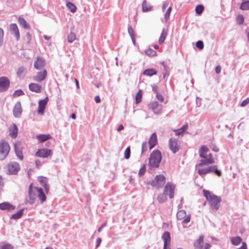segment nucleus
I'll use <instances>...</instances> for the list:
<instances>
[{
    "label": "nucleus",
    "instance_id": "obj_1",
    "mask_svg": "<svg viewBox=\"0 0 249 249\" xmlns=\"http://www.w3.org/2000/svg\"><path fill=\"white\" fill-rule=\"evenodd\" d=\"M209 149L206 145H202L199 149V154L200 158L203 159L201 160L199 163L196 165V168L203 165H208L209 164H213L215 162V160L213 157L212 154L207 155Z\"/></svg>",
    "mask_w": 249,
    "mask_h": 249
},
{
    "label": "nucleus",
    "instance_id": "obj_2",
    "mask_svg": "<svg viewBox=\"0 0 249 249\" xmlns=\"http://www.w3.org/2000/svg\"><path fill=\"white\" fill-rule=\"evenodd\" d=\"M29 201L30 204H33L36 199L38 197L41 202H44L46 200V196L43 190L37 187L33 186L32 184H30L28 189Z\"/></svg>",
    "mask_w": 249,
    "mask_h": 249
},
{
    "label": "nucleus",
    "instance_id": "obj_3",
    "mask_svg": "<svg viewBox=\"0 0 249 249\" xmlns=\"http://www.w3.org/2000/svg\"><path fill=\"white\" fill-rule=\"evenodd\" d=\"M203 195L208 201L211 209L217 211L220 207V203L221 199L213 194H212L209 191L203 190Z\"/></svg>",
    "mask_w": 249,
    "mask_h": 249
},
{
    "label": "nucleus",
    "instance_id": "obj_4",
    "mask_svg": "<svg viewBox=\"0 0 249 249\" xmlns=\"http://www.w3.org/2000/svg\"><path fill=\"white\" fill-rule=\"evenodd\" d=\"M162 159L161 152L159 150H154L149 158V166L150 169L156 168L159 167Z\"/></svg>",
    "mask_w": 249,
    "mask_h": 249
},
{
    "label": "nucleus",
    "instance_id": "obj_5",
    "mask_svg": "<svg viewBox=\"0 0 249 249\" xmlns=\"http://www.w3.org/2000/svg\"><path fill=\"white\" fill-rule=\"evenodd\" d=\"M165 183V177L163 175H157L152 181L151 184L157 189L163 187Z\"/></svg>",
    "mask_w": 249,
    "mask_h": 249
},
{
    "label": "nucleus",
    "instance_id": "obj_6",
    "mask_svg": "<svg viewBox=\"0 0 249 249\" xmlns=\"http://www.w3.org/2000/svg\"><path fill=\"white\" fill-rule=\"evenodd\" d=\"M10 150L9 144L2 142L0 143V160H4L8 154Z\"/></svg>",
    "mask_w": 249,
    "mask_h": 249
},
{
    "label": "nucleus",
    "instance_id": "obj_7",
    "mask_svg": "<svg viewBox=\"0 0 249 249\" xmlns=\"http://www.w3.org/2000/svg\"><path fill=\"white\" fill-rule=\"evenodd\" d=\"M175 188L176 185L174 183L168 182L164 186L163 192L171 199L174 196Z\"/></svg>",
    "mask_w": 249,
    "mask_h": 249
},
{
    "label": "nucleus",
    "instance_id": "obj_8",
    "mask_svg": "<svg viewBox=\"0 0 249 249\" xmlns=\"http://www.w3.org/2000/svg\"><path fill=\"white\" fill-rule=\"evenodd\" d=\"M149 109H151L156 115H159L161 113L162 108L161 105L157 102H152L148 105Z\"/></svg>",
    "mask_w": 249,
    "mask_h": 249
},
{
    "label": "nucleus",
    "instance_id": "obj_9",
    "mask_svg": "<svg viewBox=\"0 0 249 249\" xmlns=\"http://www.w3.org/2000/svg\"><path fill=\"white\" fill-rule=\"evenodd\" d=\"M186 216V213L185 210H180L177 213V218L179 220H183L182 222L184 224L188 223L190 221L191 216L188 215Z\"/></svg>",
    "mask_w": 249,
    "mask_h": 249
},
{
    "label": "nucleus",
    "instance_id": "obj_10",
    "mask_svg": "<svg viewBox=\"0 0 249 249\" xmlns=\"http://www.w3.org/2000/svg\"><path fill=\"white\" fill-rule=\"evenodd\" d=\"M8 168L10 174L15 175L20 170V166L18 162L13 161L8 165Z\"/></svg>",
    "mask_w": 249,
    "mask_h": 249
},
{
    "label": "nucleus",
    "instance_id": "obj_11",
    "mask_svg": "<svg viewBox=\"0 0 249 249\" xmlns=\"http://www.w3.org/2000/svg\"><path fill=\"white\" fill-rule=\"evenodd\" d=\"M10 85V81L6 77H0V92L8 89Z\"/></svg>",
    "mask_w": 249,
    "mask_h": 249
},
{
    "label": "nucleus",
    "instance_id": "obj_12",
    "mask_svg": "<svg viewBox=\"0 0 249 249\" xmlns=\"http://www.w3.org/2000/svg\"><path fill=\"white\" fill-rule=\"evenodd\" d=\"M178 140L171 138L169 141V145L170 150L175 154L178 151L179 146L178 143Z\"/></svg>",
    "mask_w": 249,
    "mask_h": 249
},
{
    "label": "nucleus",
    "instance_id": "obj_13",
    "mask_svg": "<svg viewBox=\"0 0 249 249\" xmlns=\"http://www.w3.org/2000/svg\"><path fill=\"white\" fill-rule=\"evenodd\" d=\"M10 31L13 35L17 40H18L20 38V35L18 27L16 24L12 23L9 26Z\"/></svg>",
    "mask_w": 249,
    "mask_h": 249
},
{
    "label": "nucleus",
    "instance_id": "obj_14",
    "mask_svg": "<svg viewBox=\"0 0 249 249\" xmlns=\"http://www.w3.org/2000/svg\"><path fill=\"white\" fill-rule=\"evenodd\" d=\"M22 107L19 102H17L13 108V115L16 118H19L22 113Z\"/></svg>",
    "mask_w": 249,
    "mask_h": 249
},
{
    "label": "nucleus",
    "instance_id": "obj_15",
    "mask_svg": "<svg viewBox=\"0 0 249 249\" xmlns=\"http://www.w3.org/2000/svg\"><path fill=\"white\" fill-rule=\"evenodd\" d=\"M161 238L164 242V249H166L167 247L170 244L171 237L170 233L168 231L164 232L161 236Z\"/></svg>",
    "mask_w": 249,
    "mask_h": 249
},
{
    "label": "nucleus",
    "instance_id": "obj_16",
    "mask_svg": "<svg viewBox=\"0 0 249 249\" xmlns=\"http://www.w3.org/2000/svg\"><path fill=\"white\" fill-rule=\"evenodd\" d=\"M46 64L45 60L43 58L38 56L36 60L35 61L34 67L36 69L40 70Z\"/></svg>",
    "mask_w": 249,
    "mask_h": 249
},
{
    "label": "nucleus",
    "instance_id": "obj_17",
    "mask_svg": "<svg viewBox=\"0 0 249 249\" xmlns=\"http://www.w3.org/2000/svg\"><path fill=\"white\" fill-rule=\"evenodd\" d=\"M47 104V97L44 99L40 101L38 103L37 112L39 114L42 115Z\"/></svg>",
    "mask_w": 249,
    "mask_h": 249
},
{
    "label": "nucleus",
    "instance_id": "obj_18",
    "mask_svg": "<svg viewBox=\"0 0 249 249\" xmlns=\"http://www.w3.org/2000/svg\"><path fill=\"white\" fill-rule=\"evenodd\" d=\"M157 143V138L156 133H153L148 141L149 149H152Z\"/></svg>",
    "mask_w": 249,
    "mask_h": 249
},
{
    "label": "nucleus",
    "instance_id": "obj_19",
    "mask_svg": "<svg viewBox=\"0 0 249 249\" xmlns=\"http://www.w3.org/2000/svg\"><path fill=\"white\" fill-rule=\"evenodd\" d=\"M18 131V128L17 125L13 124L9 128V135L12 138H16L17 136Z\"/></svg>",
    "mask_w": 249,
    "mask_h": 249
},
{
    "label": "nucleus",
    "instance_id": "obj_20",
    "mask_svg": "<svg viewBox=\"0 0 249 249\" xmlns=\"http://www.w3.org/2000/svg\"><path fill=\"white\" fill-rule=\"evenodd\" d=\"M208 173L214 172L217 176H221V172L217 169V166L213 165L207 167Z\"/></svg>",
    "mask_w": 249,
    "mask_h": 249
},
{
    "label": "nucleus",
    "instance_id": "obj_21",
    "mask_svg": "<svg viewBox=\"0 0 249 249\" xmlns=\"http://www.w3.org/2000/svg\"><path fill=\"white\" fill-rule=\"evenodd\" d=\"M46 75V71L44 70L43 72L39 71L37 72V74L34 77L35 81L37 82H41L43 80Z\"/></svg>",
    "mask_w": 249,
    "mask_h": 249
},
{
    "label": "nucleus",
    "instance_id": "obj_22",
    "mask_svg": "<svg viewBox=\"0 0 249 249\" xmlns=\"http://www.w3.org/2000/svg\"><path fill=\"white\" fill-rule=\"evenodd\" d=\"M204 236L201 235L199 238L194 243V246L195 249H201L203 243Z\"/></svg>",
    "mask_w": 249,
    "mask_h": 249
},
{
    "label": "nucleus",
    "instance_id": "obj_23",
    "mask_svg": "<svg viewBox=\"0 0 249 249\" xmlns=\"http://www.w3.org/2000/svg\"><path fill=\"white\" fill-rule=\"evenodd\" d=\"M15 207L8 202H4L0 204V209L2 210H7L11 211L15 209Z\"/></svg>",
    "mask_w": 249,
    "mask_h": 249
},
{
    "label": "nucleus",
    "instance_id": "obj_24",
    "mask_svg": "<svg viewBox=\"0 0 249 249\" xmlns=\"http://www.w3.org/2000/svg\"><path fill=\"white\" fill-rule=\"evenodd\" d=\"M29 88L31 91L38 93L40 91L41 88L38 84L31 83L29 85Z\"/></svg>",
    "mask_w": 249,
    "mask_h": 249
},
{
    "label": "nucleus",
    "instance_id": "obj_25",
    "mask_svg": "<svg viewBox=\"0 0 249 249\" xmlns=\"http://www.w3.org/2000/svg\"><path fill=\"white\" fill-rule=\"evenodd\" d=\"M142 11L144 12L152 11L153 9V6H151L147 1L144 0L142 4Z\"/></svg>",
    "mask_w": 249,
    "mask_h": 249
},
{
    "label": "nucleus",
    "instance_id": "obj_26",
    "mask_svg": "<svg viewBox=\"0 0 249 249\" xmlns=\"http://www.w3.org/2000/svg\"><path fill=\"white\" fill-rule=\"evenodd\" d=\"M19 145H20L19 143H16L15 144V152L16 153L17 157L20 160H22L23 159V155L20 151Z\"/></svg>",
    "mask_w": 249,
    "mask_h": 249
},
{
    "label": "nucleus",
    "instance_id": "obj_27",
    "mask_svg": "<svg viewBox=\"0 0 249 249\" xmlns=\"http://www.w3.org/2000/svg\"><path fill=\"white\" fill-rule=\"evenodd\" d=\"M157 74V71L154 69H148L144 70L143 72V74L148 76H152Z\"/></svg>",
    "mask_w": 249,
    "mask_h": 249
},
{
    "label": "nucleus",
    "instance_id": "obj_28",
    "mask_svg": "<svg viewBox=\"0 0 249 249\" xmlns=\"http://www.w3.org/2000/svg\"><path fill=\"white\" fill-rule=\"evenodd\" d=\"M23 212H24L23 209L19 210L17 213L12 214L10 218L14 219H18L20 218L21 217V216L23 215Z\"/></svg>",
    "mask_w": 249,
    "mask_h": 249
},
{
    "label": "nucleus",
    "instance_id": "obj_29",
    "mask_svg": "<svg viewBox=\"0 0 249 249\" xmlns=\"http://www.w3.org/2000/svg\"><path fill=\"white\" fill-rule=\"evenodd\" d=\"M167 34V32L164 29H163L162 31V33H161V34L160 36V37L159 38V44H161L164 42V41L166 38Z\"/></svg>",
    "mask_w": 249,
    "mask_h": 249
},
{
    "label": "nucleus",
    "instance_id": "obj_30",
    "mask_svg": "<svg viewBox=\"0 0 249 249\" xmlns=\"http://www.w3.org/2000/svg\"><path fill=\"white\" fill-rule=\"evenodd\" d=\"M36 156L42 158L47 157V150L44 149L38 150L36 153Z\"/></svg>",
    "mask_w": 249,
    "mask_h": 249
},
{
    "label": "nucleus",
    "instance_id": "obj_31",
    "mask_svg": "<svg viewBox=\"0 0 249 249\" xmlns=\"http://www.w3.org/2000/svg\"><path fill=\"white\" fill-rule=\"evenodd\" d=\"M18 21L20 25L22 26L25 29H28L29 28V25L23 18L19 17Z\"/></svg>",
    "mask_w": 249,
    "mask_h": 249
},
{
    "label": "nucleus",
    "instance_id": "obj_32",
    "mask_svg": "<svg viewBox=\"0 0 249 249\" xmlns=\"http://www.w3.org/2000/svg\"><path fill=\"white\" fill-rule=\"evenodd\" d=\"M157 200L160 203L165 202L167 200L166 195L164 192L162 194H160L157 197Z\"/></svg>",
    "mask_w": 249,
    "mask_h": 249
},
{
    "label": "nucleus",
    "instance_id": "obj_33",
    "mask_svg": "<svg viewBox=\"0 0 249 249\" xmlns=\"http://www.w3.org/2000/svg\"><path fill=\"white\" fill-rule=\"evenodd\" d=\"M242 239L239 236L232 237L231 238V243L235 246H237L239 245Z\"/></svg>",
    "mask_w": 249,
    "mask_h": 249
},
{
    "label": "nucleus",
    "instance_id": "obj_34",
    "mask_svg": "<svg viewBox=\"0 0 249 249\" xmlns=\"http://www.w3.org/2000/svg\"><path fill=\"white\" fill-rule=\"evenodd\" d=\"M25 71L26 69L24 67L21 66L18 69L17 74L18 77H20L24 75Z\"/></svg>",
    "mask_w": 249,
    "mask_h": 249
},
{
    "label": "nucleus",
    "instance_id": "obj_35",
    "mask_svg": "<svg viewBox=\"0 0 249 249\" xmlns=\"http://www.w3.org/2000/svg\"><path fill=\"white\" fill-rule=\"evenodd\" d=\"M66 6L72 13H75L76 12V7L71 2H67Z\"/></svg>",
    "mask_w": 249,
    "mask_h": 249
},
{
    "label": "nucleus",
    "instance_id": "obj_36",
    "mask_svg": "<svg viewBox=\"0 0 249 249\" xmlns=\"http://www.w3.org/2000/svg\"><path fill=\"white\" fill-rule=\"evenodd\" d=\"M142 91L139 90L135 96V102L137 104H138L142 101Z\"/></svg>",
    "mask_w": 249,
    "mask_h": 249
},
{
    "label": "nucleus",
    "instance_id": "obj_37",
    "mask_svg": "<svg viewBox=\"0 0 249 249\" xmlns=\"http://www.w3.org/2000/svg\"><path fill=\"white\" fill-rule=\"evenodd\" d=\"M68 41L69 43H72L76 39V35L73 32H71L68 36Z\"/></svg>",
    "mask_w": 249,
    "mask_h": 249
},
{
    "label": "nucleus",
    "instance_id": "obj_38",
    "mask_svg": "<svg viewBox=\"0 0 249 249\" xmlns=\"http://www.w3.org/2000/svg\"><path fill=\"white\" fill-rule=\"evenodd\" d=\"M240 9L243 10H249V0L245 1L241 4Z\"/></svg>",
    "mask_w": 249,
    "mask_h": 249
},
{
    "label": "nucleus",
    "instance_id": "obj_39",
    "mask_svg": "<svg viewBox=\"0 0 249 249\" xmlns=\"http://www.w3.org/2000/svg\"><path fill=\"white\" fill-rule=\"evenodd\" d=\"M197 173L201 176H205L206 174H209L207 168H199L197 170Z\"/></svg>",
    "mask_w": 249,
    "mask_h": 249
},
{
    "label": "nucleus",
    "instance_id": "obj_40",
    "mask_svg": "<svg viewBox=\"0 0 249 249\" xmlns=\"http://www.w3.org/2000/svg\"><path fill=\"white\" fill-rule=\"evenodd\" d=\"M204 9L202 5H198L196 7V12L197 14L200 15L202 13Z\"/></svg>",
    "mask_w": 249,
    "mask_h": 249
},
{
    "label": "nucleus",
    "instance_id": "obj_41",
    "mask_svg": "<svg viewBox=\"0 0 249 249\" xmlns=\"http://www.w3.org/2000/svg\"><path fill=\"white\" fill-rule=\"evenodd\" d=\"M145 53L150 56H154L156 55L157 52L152 49H149L145 51Z\"/></svg>",
    "mask_w": 249,
    "mask_h": 249
},
{
    "label": "nucleus",
    "instance_id": "obj_42",
    "mask_svg": "<svg viewBox=\"0 0 249 249\" xmlns=\"http://www.w3.org/2000/svg\"><path fill=\"white\" fill-rule=\"evenodd\" d=\"M36 138L39 142H44L47 141V135L39 134L36 136Z\"/></svg>",
    "mask_w": 249,
    "mask_h": 249
},
{
    "label": "nucleus",
    "instance_id": "obj_43",
    "mask_svg": "<svg viewBox=\"0 0 249 249\" xmlns=\"http://www.w3.org/2000/svg\"><path fill=\"white\" fill-rule=\"evenodd\" d=\"M188 125H183L180 128L178 129L176 131V134L178 135H179L181 134H182L185 130H186L187 129Z\"/></svg>",
    "mask_w": 249,
    "mask_h": 249
},
{
    "label": "nucleus",
    "instance_id": "obj_44",
    "mask_svg": "<svg viewBox=\"0 0 249 249\" xmlns=\"http://www.w3.org/2000/svg\"><path fill=\"white\" fill-rule=\"evenodd\" d=\"M149 146V144L147 143V142H143L142 143V152L141 155H142L144 154V152L147 150L148 147Z\"/></svg>",
    "mask_w": 249,
    "mask_h": 249
},
{
    "label": "nucleus",
    "instance_id": "obj_45",
    "mask_svg": "<svg viewBox=\"0 0 249 249\" xmlns=\"http://www.w3.org/2000/svg\"><path fill=\"white\" fill-rule=\"evenodd\" d=\"M244 21V18L242 15H239L236 17V22L238 24H243Z\"/></svg>",
    "mask_w": 249,
    "mask_h": 249
},
{
    "label": "nucleus",
    "instance_id": "obj_46",
    "mask_svg": "<svg viewBox=\"0 0 249 249\" xmlns=\"http://www.w3.org/2000/svg\"><path fill=\"white\" fill-rule=\"evenodd\" d=\"M172 10V6H169L164 14V19L166 21L168 20Z\"/></svg>",
    "mask_w": 249,
    "mask_h": 249
},
{
    "label": "nucleus",
    "instance_id": "obj_47",
    "mask_svg": "<svg viewBox=\"0 0 249 249\" xmlns=\"http://www.w3.org/2000/svg\"><path fill=\"white\" fill-rule=\"evenodd\" d=\"M45 178L39 177L38 178V181L40 182V184L44 187V188L47 190V184L45 181Z\"/></svg>",
    "mask_w": 249,
    "mask_h": 249
},
{
    "label": "nucleus",
    "instance_id": "obj_48",
    "mask_svg": "<svg viewBox=\"0 0 249 249\" xmlns=\"http://www.w3.org/2000/svg\"><path fill=\"white\" fill-rule=\"evenodd\" d=\"M130 156V148L129 147H128L126 148L124 154V157L126 159H128Z\"/></svg>",
    "mask_w": 249,
    "mask_h": 249
},
{
    "label": "nucleus",
    "instance_id": "obj_49",
    "mask_svg": "<svg viewBox=\"0 0 249 249\" xmlns=\"http://www.w3.org/2000/svg\"><path fill=\"white\" fill-rule=\"evenodd\" d=\"M13 247L9 244H5L0 246V249H13Z\"/></svg>",
    "mask_w": 249,
    "mask_h": 249
},
{
    "label": "nucleus",
    "instance_id": "obj_50",
    "mask_svg": "<svg viewBox=\"0 0 249 249\" xmlns=\"http://www.w3.org/2000/svg\"><path fill=\"white\" fill-rule=\"evenodd\" d=\"M145 171H146V167H145V165L144 164L140 168L139 172V175L140 176H142L145 174Z\"/></svg>",
    "mask_w": 249,
    "mask_h": 249
},
{
    "label": "nucleus",
    "instance_id": "obj_51",
    "mask_svg": "<svg viewBox=\"0 0 249 249\" xmlns=\"http://www.w3.org/2000/svg\"><path fill=\"white\" fill-rule=\"evenodd\" d=\"M196 47L199 49H203L204 48V44L202 41L199 40L196 42Z\"/></svg>",
    "mask_w": 249,
    "mask_h": 249
},
{
    "label": "nucleus",
    "instance_id": "obj_52",
    "mask_svg": "<svg viewBox=\"0 0 249 249\" xmlns=\"http://www.w3.org/2000/svg\"><path fill=\"white\" fill-rule=\"evenodd\" d=\"M23 94H24V92L22 90L18 89V90H16L14 92L13 95L14 96H19L22 95Z\"/></svg>",
    "mask_w": 249,
    "mask_h": 249
},
{
    "label": "nucleus",
    "instance_id": "obj_53",
    "mask_svg": "<svg viewBox=\"0 0 249 249\" xmlns=\"http://www.w3.org/2000/svg\"><path fill=\"white\" fill-rule=\"evenodd\" d=\"M128 33L130 36L131 37L132 36H134V31L133 29L131 26H129L128 27Z\"/></svg>",
    "mask_w": 249,
    "mask_h": 249
},
{
    "label": "nucleus",
    "instance_id": "obj_54",
    "mask_svg": "<svg viewBox=\"0 0 249 249\" xmlns=\"http://www.w3.org/2000/svg\"><path fill=\"white\" fill-rule=\"evenodd\" d=\"M3 34L4 32L3 29L0 28V46L2 45L3 42Z\"/></svg>",
    "mask_w": 249,
    "mask_h": 249
},
{
    "label": "nucleus",
    "instance_id": "obj_55",
    "mask_svg": "<svg viewBox=\"0 0 249 249\" xmlns=\"http://www.w3.org/2000/svg\"><path fill=\"white\" fill-rule=\"evenodd\" d=\"M248 104H249V98H247L245 100H243L241 103V106L242 107H244L246 106H247Z\"/></svg>",
    "mask_w": 249,
    "mask_h": 249
},
{
    "label": "nucleus",
    "instance_id": "obj_56",
    "mask_svg": "<svg viewBox=\"0 0 249 249\" xmlns=\"http://www.w3.org/2000/svg\"><path fill=\"white\" fill-rule=\"evenodd\" d=\"M169 1L168 0L165 1L163 2L162 6V11H164L165 8L169 5Z\"/></svg>",
    "mask_w": 249,
    "mask_h": 249
},
{
    "label": "nucleus",
    "instance_id": "obj_57",
    "mask_svg": "<svg viewBox=\"0 0 249 249\" xmlns=\"http://www.w3.org/2000/svg\"><path fill=\"white\" fill-rule=\"evenodd\" d=\"M157 98L158 99V100L160 101V102H163L164 100V97L161 94H157Z\"/></svg>",
    "mask_w": 249,
    "mask_h": 249
},
{
    "label": "nucleus",
    "instance_id": "obj_58",
    "mask_svg": "<svg viewBox=\"0 0 249 249\" xmlns=\"http://www.w3.org/2000/svg\"><path fill=\"white\" fill-rule=\"evenodd\" d=\"M221 68L220 66L218 65L215 67V72L217 74H219L221 72Z\"/></svg>",
    "mask_w": 249,
    "mask_h": 249
},
{
    "label": "nucleus",
    "instance_id": "obj_59",
    "mask_svg": "<svg viewBox=\"0 0 249 249\" xmlns=\"http://www.w3.org/2000/svg\"><path fill=\"white\" fill-rule=\"evenodd\" d=\"M102 242V240L100 238H98L96 241V248H97L100 245L101 243Z\"/></svg>",
    "mask_w": 249,
    "mask_h": 249
},
{
    "label": "nucleus",
    "instance_id": "obj_60",
    "mask_svg": "<svg viewBox=\"0 0 249 249\" xmlns=\"http://www.w3.org/2000/svg\"><path fill=\"white\" fill-rule=\"evenodd\" d=\"M152 88L153 91L156 93L158 92V87L155 85H152Z\"/></svg>",
    "mask_w": 249,
    "mask_h": 249
},
{
    "label": "nucleus",
    "instance_id": "obj_61",
    "mask_svg": "<svg viewBox=\"0 0 249 249\" xmlns=\"http://www.w3.org/2000/svg\"><path fill=\"white\" fill-rule=\"evenodd\" d=\"M106 226V223L103 224L98 229V231L100 232L103 228Z\"/></svg>",
    "mask_w": 249,
    "mask_h": 249
},
{
    "label": "nucleus",
    "instance_id": "obj_62",
    "mask_svg": "<svg viewBox=\"0 0 249 249\" xmlns=\"http://www.w3.org/2000/svg\"><path fill=\"white\" fill-rule=\"evenodd\" d=\"M94 100H95V102L96 103H99L100 102L101 100H100V98L99 96H96L95 97V98H94Z\"/></svg>",
    "mask_w": 249,
    "mask_h": 249
},
{
    "label": "nucleus",
    "instance_id": "obj_63",
    "mask_svg": "<svg viewBox=\"0 0 249 249\" xmlns=\"http://www.w3.org/2000/svg\"><path fill=\"white\" fill-rule=\"evenodd\" d=\"M239 249H247L246 244L245 242H243L242 243V245L239 248Z\"/></svg>",
    "mask_w": 249,
    "mask_h": 249
},
{
    "label": "nucleus",
    "instance_id": "obj_64",
    "mask_svg": "<svg viewBox=\"0 0 249 249\" xmlns=\"http://www.w3.org/2000/svg\"><path fill=\"white\" fill-rule=\"evenodd\" d=\"M211 245L209 243H206L204 246V249H210Z\"/></svg>",
    "mask_w": 249,
    "mask_h": 249
}]
</instances>
